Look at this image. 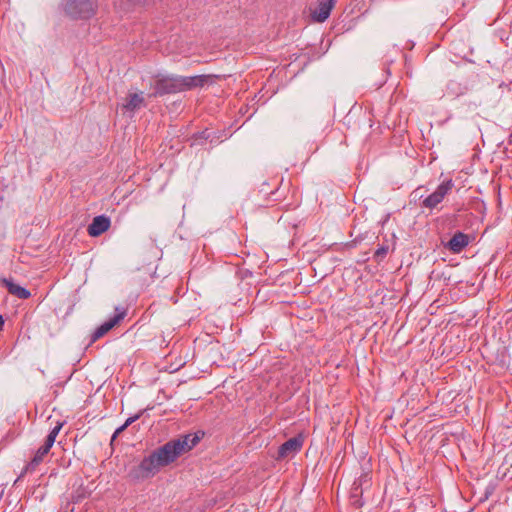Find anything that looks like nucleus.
<instances>
[{
    "label": "nucleus",
    "instance_id": "obj_6",
    "mask_svg": "<svg viewBox=\"0 0 512 512\" xmlns=\"http://www.w3.org/2000/svg\"><path fill=\"white\" fill-rule=\"evenodd\" d=\"M116 314L110 318L108 321L104 322L100 325L92 334L91 341L95 342L101 337H103L108 331H110L114 326H116L124 317L126 316L125 310H120L119 307L115 309Z\"/></svg>",
    "mask_w": 512,
    "mask_h": 512
},
{
    "label": "nucleus",
    "instance_id": "obj_8",
    "mask_svg": "<svg viewBox=\"0 0 512 512\" xmlns=\"http://www.w3.org/2000/svg\"><path fill=\"white\" fill-rule=\"evenodd\" d=\"M470 243L469 235L463 232H456L446 243L445 247L452 253H461Z\"/></svg>",
    "mask_w": 512,
    "mask_h": 512
},
{
    "label": "nucleus",
    "instance_id": "obj_4",
    "mask_svg": "<svg viewBox=\"0 0 512 512\" xmlns=\"http://www.w3.org/2000/svg\"><path fill=\"white\" fill-rule=\"evenodd\" d=\"M453 187L454 183L451 179L443 181L432 194L421 201V206L430 210L436 208Z\"/></svg>",
    "mask_w": 512,
    "mask_h": 512
},
{
    "label": "nucleus",
    "instance_id": "obj_16",
    "mask_svg": "<svg viewBox=\"0 0 512 512\" xmlns=\"http://www.w3.org/2000/svg\"><path fill=\"white\" fill-rule=\"evenodd\" d=\"M141 414H142V413L140 412V413H138V414H136V415H134V416L129 417V418L125 421V423L123 424V426H125V427L127 428V427H128V426H130L132 423H134L136 420H138V419L140 418Z\"/></svg>",
    "mask_w": 512,
    "mask_h": 512
},
{
    "label": "nucleus",
    "instance_id": "obj_7",
    "mask_svg": "<svg viewBox=\"0 0 512 512\" xmlns=\"http://www.w3.org/2000/svg\"><path fill=\"white\" fill-rule=\"evenodd\" d=\"M336 0H319L317 7L311 10L310 16L314 22L323 23L328 19Z\"/></svg>",
    "mask_w": 512,
    "mask_h": 512
},
{
    "label": "nucleus",
    "instance_id": "obj_9",
    "mask_svg": "<svg viewBox=\"0 0 512 512\" xmlns=\"http://www.w3.org/2000/svg\"><path fill=\"white\" fill-rule=\"evenodd\" d=\"M111 222L109 217L99 215L93 218L91 224L88 226V234L92 237L100 236L110 228Z\"/></svg>",
    "mask_w": 512,
    "mask_h": 512
},
{
    "label": "nucleus",
    "instance_id": "obj_15",
    "mask_svg": "<svg viewBox=\"0 0 512 512\" xmlns=\"http://www.w3.org/2000/svg\"><path fill=\"white\" fill-rule=\"evenodd\" d=\"M388 250H389L388 245H382V246H380V247L375 251L374 256H373V257H374V259H375V261H377V262L382 261V260L386 257V255H387V253H388Z\"/></svg>",
    "mask_w": 512,
    "mask_h": 512
},
{
    "label": "nucleus",
    "instance_id": "obj_14",
    "mask_svg": "<svg viewBox=\"0 0 512 512\" xmlns=\"http://www.w3.org/2000/svg\"><path fill=\"white\" fill-rule=\"evenodd\" d=\"M62 426H63V424L58 422L57 425L49 432V434L47 435V437L45 439L44 444L42 445L43 450L47 449L48 451H50Z\"/></svg>",
    "mask_w": 512,
    "mask_h": 512
},
{
    "label": "nucleus",
    "instance_id": "obj_10",
    "mask_svg": "<svg viewBox=\"0 0 512 512\" xmlns=\"http://www.w3.org/2000/svg\"><path fill=\"white\" fill-rule=\"evenodd\" d=\"M303 441L298 437H293L285 441L278 449V458H285L297 453L302 447Z\"/></svg>",
    "mask_w": 512,
    "mask_h": 512
},
{
    "label": "nucleus",
    "instance_id": "obj_13",
    "mask_svg": "<svg viewBox=\"0 0 512 512\" xmlns=\"http://www.w3.org/2000/svg\"><path fill=\"white\" fill-rule=\"evenodd\" d=\"M144 104V98L139 93H130L125 102L122 104V109L128 112H134Z\"/></svg>",
    "mask_w": 512,
    "mask_h": 512
},
{
    "label": "nucleus",
    "instance_id": "obj_12",
    "mask_svg": "<svg viewBox=\"0 0 512 512\" xmlns=\"http://www.w3.org/2000/svg\"><path fill=\"white\" fill-rule=\"evenodd\" d=\"M49 453V451L43 450V447L41 446L36 453L34 454L33 458L25 465L23 468L21 474L19 475L18 479L24 477L25 474L33 473L37 467L43 462L44 457Z\"/></svg>",
    "mask_w": 512,
    "mask_h": 512
},
{
    "label": "nucleus",
    "instance_id": "obj_17",
    "mask_svg": "<svg viewBox=\"0 0 512 512\" xmlns=\"http://www.w3.org/2000/svg\"><path fill=\"white\" fill-rule=\"evenodd\" d=\"M125 429H126V427H125V426H123V425H121L120 427H118V428L115 430V432H114V434H113V436H112V441H113V440H115V439L117 438V436H118L119 434H121Z\"/></svg>",
    "mask_w": 512,
    "mask_h": 512
},
{
    "label": "nucleus",
    "instance_id": "obj_1",
    "mask_svg": "<svg viewBox=\"0 0 512 512\" xmlns=\"http://www.w3.org/2000/svg\"><path fill=\"white\" fill-rule=\"evenodd\" d=\"M202 435L203 433L186 434L168 441L145 456L138 465L131 467L128 478L139 482L154 477L161 468L172 464L192 450L200 442Z\"/></svg>",
    "mask_w": 512,
    "mask_h": 512
},
{
    "label": "nucleus",
    "instance_id": "obj_3",
    "mask_svg": "<svg viewBox=\"0 0 512 512\" xmlns=\"http://www.w3.org/2000/svg\"><path fill=\"white\" fill-rule=\"evenodd\" d=\"M97 0H67L64 10L72 19H89L97 10Z\"/></svg>",
    "mask_w": 512,
    "mask_h": 512
},
{
    "label": "nucleus",
    "instance_id": "obj_18",
    "mask_svg": "<svg viewBox=\"0 0 512 512\" xmlns=\"http://www.w3.org/2000/svg\"><path fill=\"white\" fill-rule=\"evenodd\" d=\"M134 2H135L136 4H143V5H145V4L147 3V1H146V0H134Z\"/></svg>",
    "mask_w": 512,
    "mask_h": 512
},
{
    "label": "nucleus",
    "instance_id": "obj_11",
    "mask_svg": "<svg viewBox=\"0 0 512 512\" xmlns=\"http://www.w3.org/2000/svg\"><path fill=\"white\" fill-rule=\"evenodd\" d=\"M1 283L6 287L9 294L16 296L19 299H28L31 296L29 290L16 284L12 278H3Z\"/></svg>",
    "mask_w": 512,
    "mask_h": 512
},
{
    "label": "nucleus",
    "instance_id": "obj_5",
    "mask_svg": "<svg viewBox=\"0 0 512 512\" xmlns=\"http://www.w3.org/2000/svg\"><path fill=\"white\" fill-rule=\"evenodd\" d=\"M213 78H219L218 75H196V76H180L182 92L195 88H201L206 84L212 83Z\"/></svg>",
    "mask_w": 512,
    "mask_h": 512
},
{
    "label": "nucleus",
    "instance_id": "obj_20",
    "mask_svg": "<svg viewBox=\"0 0 512 512\" xmlns=\"http://www.w3.org/2000/svg\"><path fill=\"white\" fill-rule=\"evenodd\" d=\"M3 325H4V319H3V316L0 315V329H2Z\"/></svg>",
    "mask_w": 512,
    "mask_h": 512
},
{
    "label": "nucleus",
    "instance_id": "obj_19",
    "mask_svg": "<svg viewBox=\"0 0 512 512\" xmlns=\"http://www.w3.org/2000/svg\"><path fill=\"white\" fill-rule=\"evenodd\" d=\"M200 137L204 138V139H207L209 137V135H206V131H202L200 133Z\"/></svg>",
    "mask_w": 512,
    "mask_h": 512
},
{
    "label": "nucleus",
    "instance_id": "obj_2",
    "mask_svg": "<svg viewBox=\"0 0 512 512\" xmlns=\"http://www.w3.org/2000/svg\"><path fill=\"white\" fill-rule=\"evenodd\" d=\"M150 86L153 89L150 98L182 92L180 75H157Z\"/></svg>",
    "mask_w": 512,
    "mask_h": 512
}]
</instances>
